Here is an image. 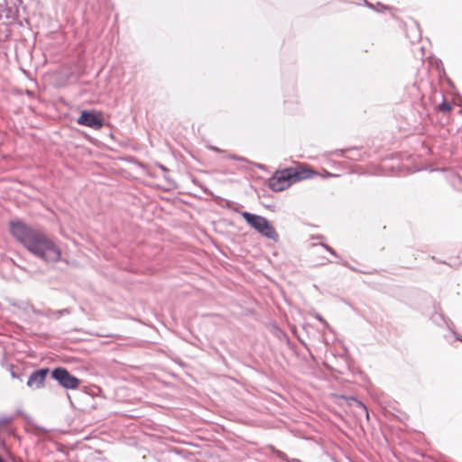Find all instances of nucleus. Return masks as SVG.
<instances>
[{
    "label": "nucleus",
    "mask_w": 462,
    "mask_h": 462,
    "mask_svg": "<svg viewBox=\"0 0 462 462\" xmlns=\"http://www.w3.org/2000/svg\"><path fill=\"white\" fill-rule=\"evenodd\" d=\"M211 149L213 151H216V152H220V150L217 147H215V146L211 147Z\"/></svg>",
    "instance_id": "obj_28"
},
{
    "label": "nucleus",
    "mask_w": 462,
    "mask_h": 462,
    "mask_svg": "<svg viewBox=\"0 0 462 462\" xmlns=\"http://www.w3.org/2000/svg\"><path fill=\"white\" fill-rule=\"evenodd\" d=\"M451 330V332L455 335L456 337V339L462 342V336L460 335H457L454 330H452L451 328H449Z\"/></svg>",
    "instance_id": "obj_24"
},
{
    "label": "nucleus",
    "mask_w": 462,
    "mask_h": 462,
    "mask_svg": "<svg viewBox=\"0 0 462 462\" xmlns=\"http://www.w3.org/2000/svg\"><path fill=\"white\" fill-rule=\"evenodd\" d=\"M439 318L441 319V320H444V317L440 314L439 315Z\"/></svg>",
    "instance_id": "obj_31"
},
{
    "label": "nucleus",
    "mask_w": 462,
    "mask_h": 462,
    "mask_svg": "<svg viewBox=\"0 0 462 462\" xmlns=\"http://www.w3.org/2000/svg\"><path fill=\"white\" fill-rule=\"evenodd\" d=\"M239 213L245 221L262 236L275 243L279 241V234L266 217L248 211H240Z\"/></svg>",
    "instance_id": "obj_2"
},
{
    "label": "nucleus",
    "mask_w": 462,
    "mask_h": 462,
    "mask_svg": "<svg viewBox=\"0 0 462 462\" xmlns=\"http://www.w3.org/2000/svg\"><path fill=\"white\" fill-rule=\"evenodd\" d=\"M25 307L26 308H31V310L35 314V315H38V316H42V317H49V314H48V309L47 310H38L36 309L32 304H25Z\"/></svg>",
    "instance_id": "obj_15"
},
{
    "label": "nucleus",
    "mask_w": 462,
    "mask_h": 462,
    "mask_svg": "<svg viewBox=\"0 0 462 462\" xmlns=\"http://www.w3.org/2000/svg\"><path fill=\"white\" fill-rule=\"evenodd\" d=\"M325 249L327 252H328L330 254L334 255L335 257H338V254H337V252L331 247L329 246L327 244H323L321 243L320 244Z\"/></svg>",
    "instance_id": "obj_16"
},
{
    "label": "nucleus",
    "mask_w": 462,
    "mask_h": 462,
    "mask_svg": "<svg viewBox=\"0 0 462 462\" xmlns=\"http://www.w3.org/2000/svg\"><path fill=\"white\" fill-rule=\"evenodd\" d=\"M165 180L170 182V179L166 176H164Z\"/></svg>",
    "instance_id": "obj_32"
},
{
    "label": "nucleus",
    "mask_w": 462,
    "mask_h": 462,
    "mask_svg": "<svg viewBox=\"0 0 462 462\" xmlns=\"http://www.w3.org/2000/svg\"><path fill=\"white\" fill-rule=\"evenodd\" d=\"M363 1H364L365 5L366 6H368L369 8H371V9H373V10H376V9H375V6H374L373 4L369 3L367 0H363Z\"/></svg>",
    "instance_id": "obj_22"
},
{
    "label": "nucleus",
    "mask_w": 462,
    "mask_h": 462,
    "mask_svg": "<svg viewBox=\"0 0 462 462\" xmlns=\"http://www.w3.org/2000/svg\"><path fill=\"white\" fill-rule=\"evenodd\" d=\"M290 173L291 175V179L293 181V184L311 178L314 174H316L315 171H313L310 168H304V167H288Z\"/></svg>",
    "instance_id": "obj_8"
},
{
    "label": "nucleus",
    "mask_w": 462,
    "mask_h": 462,
    "mask_svg": "<svg viewBox=\"0 0 462 462\" xmlns=\"http://www.w3.org/2000/svg\"><path fill=\"white\" fill-rule=\"evenodd\" d=\"M51 370L49 367H42L33 370L28 376L26 385L32 390L42 389L46 385L48 375L51 376Z\"/></svg>",
    "instance_id": "obj_6"
},
{
    "label": "nucleus",
    "mask_w": 462,
    "mask_h": 462,
    "mask_svg": "<svg viewBox=\"0 0 462 462\" xmlns=\"http://www.w3.org/2000/svg\"><path fill=\"white\" fill-rule=\"evenodd\" d=\"M340 263L344 266H346V267H349L350 269L354 270V271H356V269L352 268L349 266V264L346 262V261H342L340 262Z\"/></svg>",
    "instance_id": "obj_26"
},
{
    "label": "nucleus",
    "mask_w": 462,
    "mask_h": 462,
    "mask_svg": "<svg viewBox=\"0 0 462 462\" xmlns=\"http://www.w3.org/2000/svg\"><path fill=\"white\" fill-rule=\"evenodd\" d=\"M438 263H447L445 261H442V262L438 261Z\"/></svg>",
    "instance_id": "obj_33"
},
{
    "label": "nucleus",
    "mask_w": 462,
    "mask_h": 462,
    "mask_svg": "<svg viewBox=\"0 0 462 462\" xmlns=\"http://www.w3.org/2000/svg\"><path fill=\"white\" fill-rule=\"evenodd\" d=\"M339 152H340L341 156H343L348 160L358 161L361 158V152L356 147H351V148L340 150Z\"/></svg>",
    "instance_id": "obj_10"
},
{
    "label": "nucleus",
    "mask_w": 462,
    "mask_h": 462,
    "mask_svg": "<svg viewBox=\"0 0 462 462\" xmlns=\"http://www.w3.org/2000/svg\"><path fill=\"white\" fill-rule=\"evenodd\" d=\"M300 342L306 348H308L307 344L304 341L300 340Z\"/></svg>",
    "instance_id": "obj_29"
},
{
    "label": "nucleus",
    "mask_w": 462,
    "mask_h": 462,
    "mask_svg": "<svg viewBox=\"0 0 462 462\" xmlns=\"http://www.w3.org/2000/svg\"><path fill=\"white\" fill-rule=\"evenodd\" d=\"M267 448H268V449H269L273 454H274L278 458H280V459H281V460H282V461H285V462H293V461H296V459H293V460H291H291L289 459L288 456H287L284 452H282V451H281V450L277 449V448H276L273 445H272V444L268 445V446H267Z\"/></svg>",
    "instance_id": "obj_13"
},
{
    "label": "nucleus",
    "mask_w": 462,
    "mask_h": 462,
    "mask_svg": "<svg viewBox=\"0 0 462 462\" xmlns=\"http://www.w3.org/2000/svg\"><path fill=\"white\" fill-rule=\"evenodd\" d=\"M438 109L439 112L447 114L451 111L452 106L449 102H448L445 97H443L442 102L439 104Z\"/></svg>",
    "instance_id": "obj_14"
},
{
    "label": "nucleus",
    "mask_w": 462,
    "mask_h": 462,
    "mask_svg": "<svg viewBox=\"0 0 462 462\" xmlns=\"http://www.w3.org/2000/svg\"><path fill=\"white\" fill-rule=\"evenodd\" d=\"M457 180L459 182H462V179H461V177H460V176H457Z\"/></svg>",
    "instance_id": "obj_30"
},
{
    "label": "nucleus",
    "mask_w": 462,
    "mask_h": 462,
    "mask_svg": "<svg viewBox=\"0 0 462 462\" xmlns=\"http://www.w3.org/2000/svg\"><path fill=\"white\" fill-rule=\"evenodd\" d=\"M22 0H0V18L15 20L19 14V5Z\"/></svg>",
    "instance_id": "obj_7"
},
{
    "label": "nucleus",
    "mask_w": 462,
    "mask_h": 462,
    "mask_svg": "<svg viewBox=\"0 0 462 462\" xmlns=\"http://www.w3.org/2000/svg\"><path fill=\"white\" fill-rule=\"evenodd\" d=\"M8 230L17 242L43 263L50 264L60 260V248L42 229L15 218L8 222Z\"/></svg>",
    "instance_id": "obj_1"
},
{
    "label": "nucleus",
    "mask_w": 462,
    "mask_h": 462,
    "mask_svg": "<svg viewBox=\"0 0 462 462\" xmlns=\"http://www.w3.org/2000/svg\"><path fill=\"white\" fill-rule=\"evenodd\" d=\"M76 122L79 125L88 126L94 130H99L105 125L102 112L96 109L82 110Z\"/></svg>",
    "instance_id": "obj_4"
},
{
    "label": "nucleus",
    "mask_w": 462,
    "mask_h": 462,
    "mask_svg": "<svg viewBox=\"0 0 462 462\" xmlns=\"http://www.w3.org/2000/svg\"><path fill=\"white\" fill-rule=\"evenodd\" d=\"M254 165L263 171H266L267 167L264 164L254 162Z\"/></svg>",
    "instance_id": "obj_21"
},
{
    "label": "nucleus",
    "mask_w": 462,
    "mask_h": 462,
    "mask_svg": "<svg viewBox=\"0 0 462 462\" xmlns=\"http://www.w3.org/2000/svg\"><path fill=\"white\" fill-rule=\"evenodd\" d=\"M191 181H192L194 184H196V185H198V186H199V187H202V186L200 185L199 181L198 180V179H197V178H195L194 176H191Z\"/></svg>",
    "instance_id": "obj_25"
},
{
    "label": "nucleus",
    "mask_w": 462,
    "mask_h": 462,
    "mask_svg": "<svg viewBox=\"0 0 462 462\" xmlns=\"http://www.w3.org/2000/svg\"><path fill=\"white\" fill-rule=\"evenodd\" d=\"M8 370L10 371V374H11L12 378L17 379L21 383L23 382L25 374H24L23 368H21L18 365H14L11 364L8 366Z\"/></svg>",
    "instance_id": "obj_11"
},
{
    "label": "nucleus",
    "mask_w": 462,
    "mask_h": 462,
    "mask_svg": "<svg viewBox=\"0 0 462 462\" xmlns=\"http://www.w3.org/2000/svg\"><path fill=\"white\" fill-rule=\"evenodd\" d=\"M158 167L163 171V172H168L169 171V169L164 166L163 164L162 163H158Z\"/></svg>",
    "instance_id": "obj_23"
},
{
    "label": "nucleus",
    "mask_w": 462,
    "mask_h": 462,
    "mask_svg": "<svg viewBox=\"0 0 462 462\" xmlns=\"http://www.w3.org/2000/svg\"><path fill=\"white\" fill-rule=\"evenodd\" d=\"M293 184L289 168L276 171L271 178L268 179V187L274 192H281L290 188Z\"/></svg>",
    "instance_id": "obj_5"
},
{
    "label": "nucleus",
    "mask_w": 462,
    "mask_h": 462,
    "mask_svg": "<svg viewBox=\"0 0 462 462\" xmlns=\"http://www.w3.org/2000/svg\"><path fill=\"white\" fill-rule=\"evenodd\" d=\"M71 312H72V309L71 308H65V309L57 310H53L48 309V314H49L48 318H52V319H59L62 316L69 315Z\"/></svg>",
    "instance_id": "obj_12"
},
{
    "label": "nucleus",
    "mask_w": 462,
    "mask_h": 462,
    "mask_svg": "<svg viewBox=\"0 0 462 462\" xmlns=\"http://www.w3.org/2000/svg\"><path fill=\"white\" fill-rule=\"evenodd\" d=\"M38 430L45 431V430L40 426L35 427Z\"/></svg>",
    "instance_id": "obj_27"
},
{
    "label": "nucleus",
    "mask_w": 462,
    "mask_h": 462,
    "mask_svg": "<svg viewBox=\"0 0 462 462\" xmlns=\"http://www.w3.org/2000/svg\"><path fill=\"white\" fill-rule=\"evenodd\" d=\"M51 378L65 390H76L81 383V380L73 375L64 366H57L51 369Z\"/></svg>",
    "instance_id": "obj_3"
},
{
    "label": "nucleus",
    "mask_w": 462,
    "mask_h": 462,
    "mask_svg": "<svg viewBox=\"0 0 462 462\" xmlns=\"http://www.w3.org/2000/svg\"><path fill=\"white\" fill-rule=\"evenodd\" d=\"M316 318H317V319H318L319 322H321V323H322V324H324L325 326H327V327L328 326V322L326 321V319H325L321 315L318 314V315L316 316Z\"/></svg>",
    "instance_id": "obj_19"
},
{
    "label": "nucleus",
    "mask_w": 462,
    "mask_h": 462,
    "mask_svg": "<svg viewBox=\"0 0 462 462\" xmlns=\"http://www.w3.org/2000/svg\"><path fill=\"white\" fill-rule=\"evenodd\" d=\"M376 5H378V6H381V7H382V9H381V10H376L377 12H380V13L383 12V10H388V9H390V7H389V6L383 5V4H381L380 2H377Z\"/></svg>",
    "instance_id": "obj_20"
},
{
    "label": "nucleus",
    "mask_w": 462,
    "mask_h": 462,
    "mask_svg": "<svg viewBox=\"0 0 462 462\" xmlns=\"http://www.w3.org/2000/svg\"><path fill=\"white\" fill-rule=\"evenodd\" d=\"M350 401L352 403L350 405H353L355 408V413L356 416L362 417L365 416V419L369 420V413L367 407L359 400H357L356 397H351Z\"/></svg>",
    "instance_id": "obj_9"
},
{
    "label": "nucleus",
    "mask_w": 462,
    "mask_h": 462,
    "mask_svg": "<svg viewBox=\"0 0 462 462\" xmlns=\"http://www.w3.org/2000/svg\"><path fill=\"white\" fill-rule=\"evenodd\" d=\"M230 159L232 160H236V161H243V162H248V160L245 157H242V156H238L236 154H230L228 156Z\"/></svg>",
    "instance_id": "obj_18"
},
{
    "label": "nucleus",
    "mask_w": 462,
    "mask_h": 462,
    "mask_svg": "<svg viewBox=\"0 0 462 462\" xmlns=\"http://www.w3.org/2000/svg\"><path fill=\"white\" fill-rule=\"evenodd\" d=\"M25 304H31V303L27 302V301H21L19 304H17V307L24 312L31 310V308H26Z\"/></svg>",
    "instance_id": "obj_17"
}]
</instances>
